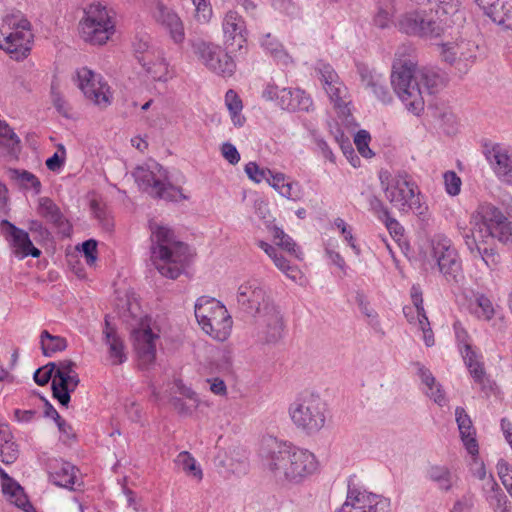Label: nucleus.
I'll return each mask as SVG.
<instances>
[{
	"mask_svg": "<svg viewBox=\"0 0 512 512\" xmlns=\"http://www.w3.org/2000/svg\"><path fill=\"white\" fill-rule=\"evenodd\" d=\"M440 76L426 67H417L415 49L400 46L392 66L391 85L408 111L419 115L425 106V97L437 91Z\"/></svg>",
	"mask_w": 512,
	"mask_h": 512,
	"instance_id": "f257e3e1",
	"label": "nucleus"
},
{
	"mask_svg": "<svg viewBox=\"0 0 512 512\" xmlns=\"http://www.w3.org/2000/svg\"><path fill=\"white\" fill-rule=\"evenodd\" d=\"M240 310L254 318L259 341L276 343L284 331L283 316L267 288L257 280L241 284L236 294Z\"/></svg>",
	"mask_w": 512,
	"mask_h": 512,
	"instance_id": "f03ea898",
	"label": "nucleus"
},
{
	"mask_svg": "<svg viewBox=\"0 0 512 512\" xmlns=\"http://www.w3.org/2000/svg\"><path fill=\"white\" fill-rule=\"evenodd\" d=\"M268 446L265 465L279 482L298 484L318 469L315 455L306 449L277 441Z\"/></svg>",
	"mask_w": 512,
	"mask_h": 512,
	"instance_id": "7ed1b4c3",
	"label": "nucleus"
},
{
	"mask_svg": "<svg viewBox=\"0 0 512 512\" xmlns=\"http://www.w3.org/2000/svg\"><path fill=\"white\" fill-rule=\"evenodd\" d=\"M150 227L156 269L167 278H178L189 260L188 246L176 240L174 232L167 226L151 224Z\"/></svg>",
	"mask_w": 512,
	"mask_h": 512,
	"instance_id": "20e7f679",
	"label": "nucleus"
},
{
	"mask_svg": "<svg viewBox=\"0 0 512 512\" xmlns=\"http://www.w3.org/2000/svg\"><path fill=\"white\" fill-rule=\"evenodd\" d=\"M134 304L140 310L137 299L130 296V334L133 337L137 365L145 370L155 363L160 328L148 314L142 311L134 312Z\"/></svg>",
	"mask_w": 512,
	"mask_h": 512,
	"instance_id": "39448f33",
	"label": "nucleus"
},
{
	"mask_svg": "<svg viewBox=\"0 0 512 512\" xmlns=\"http://www.w3.org/2000/svg\"><path fill=\"white\" fill-rule=\"evenodd\" d=\"M132 66L133 72L144 80L166 82L171 78L168 63L150 43V36L147 33L135 35L132 44Z\"/></svg>",
	"mask_w": 512,
	"mask_h": 512,
	"instance_id": "423d86ee",
	"label": "nucleus"
},
{
	"mask_svg": "<svg viewBox=\"0 0 512 512\" xmlns=\"http://www.w3.org/2000/svg\"><path fill=\"white\" fill-rule=\"evenodd\" d=\"M33 34L30 22L20 12L6 14L0 24V49L16 60L24 59L31 49Z\"/></svg>",
	"mask_w": 512,
	"mask_h": 512,
	"instance_id": "0eeeda50",
	"label": "nucleus"
},
{
	"mask_svg": "<svg viewBox=\"0 0 512 512\" xmlns=\"http://www.w3.org/2000/svg\"><path fill=\"white\" fill-rule=\"evenodd\" d=\"M34 380L40 386H44L52 380L53 396L62 406L69 404L70 393L77 388L80 381L76 364L71 360L51 362L37 369L34 373Z\"/></svg>",
	"mask_w": 512,
	"mask_h": 512,
	"instance_id": "6e6552de",
	"label": "nucleus"
},
{
	"mask_svg": "<svg viewBox=\"0 0 512 512\" xmlns=\"http://www.w3.org/2000/svg\"><path fill=\"white\" fill-rule=\"evenodd\" d=\"M195 317L202 330L218 341H225L232 328L226 307L215 298L201 296L194 307Z\"/></svg>",
	"mask_w": 512,
	"mask_h": 512,
	"instance_id": "1a4fd4ad",
	"label": "nucleus"
},
{
	"mask_svg": "<svg viewBox=\"0 0 512 512\" xmlns=\"http://www.w3.org/2000/svg\"><path fill=\"white\" fill-rule=\"evenodd\" d=\"M115 32L114 12L97 2L84 9L79 22L81 38L92 45H103Z\"/></svg>",
	"mask_w": 512,
	"mask_h": 512,
	"instance_id": "9d476101",
	"label": "nucleus"
},
{
	"mask_svg": "<svg viewBox=\"0 0 512 512\" xmlns=\"http://www.w3.org/2000/svg\"><path fill=\"white\" fill-rule=\"evenodd\" d=\"M326 412V403L314 393L302 394L289 406L292 422L307 433H316L324 427Z\"/></svg>",
	"mask_w": 512,
	"mask_h": 512,
	"instance_id": "9b49d317",
	"label": "nucleus"
},
{
	"mask_svg": "<svg viewBox=\"0 0 512 512\" xmlns=\"http://www.w3.org/2000/svg\"><path fill=\"white\" fill-rule=\"evenodd\" d=\"M272 235L275 246L259 240L257 241L258 247L268 255L280 271L287 277L296 280L300 272L296 266L291 265L290 258L301 259L299 248L294 240L277 226L272 228Z\"/></svg>",
	"mask_w": 512,
	"mask_h": 512,
	"instance_id": "f8f14e48",
	"label": "nucleus"
},
{
	"mask_svg": "<svg viewBox=\"0 0 512 512\" xmlns=\"http://www.w3.org/2000/svg\"><path fill=\"white\" fill-rule=\"evenodd\" d=\"M385 196L399 211L411 210L419 217H425L428 207L421 202L416 184L406 172H399L384 188Z\"/></svg>",
	"mask_w": 512,
	"mask_h": 512,
	"instance_id": "ddd939ff",
	"label": "nucleus"
},
{
	"mask_svg": "<svg viewBox=\"0 0 512 512\" xmlns=\"http://www.w3.org/2000/svg\"><path fill=\"white\" fill-rule=\"evenodd\" d=\"M153 168L157 169L158 173H161V167L158 164H154ZM133 177L139 189L152 197L167 201L186 199V196L182 194L180 188L165 181V175L156 174L150 167H136L133 172Z\"/></svg>",
	"mask_w": 512,
	"mask_h": 512,
	"instance_id": "4468645a",
	"label": "nucleus"
},
{
	"mask_svg": "<svg viewBox=\"0 0 512 512\" xmlns=\"http://www.w3.org/2000/svg\"><path fill=\"white\" fill-rule=\"evenodd\" d=\"M192 48L200 62L211 72L222 77H230L235 72V61L221 46L196 40L192 42Z\"/></svg>",
	"mask_w": 512,
	"mask_h": 512,
	"instance_id": "2eb2a0df",
	"label": "nucleus"
},
{
	"mask_svg": "<svg viewBox=\"0 0 512 512\" xmlns=\"http://www.w3.org/2000/svg\"><path fill=\"white\" fill-rule=\"evenodd\" d=\"M433 8L426 11H410L399 16L395 26L409 36L438 37L443 32L441 20L433 17Z\"/></svg>",
	"mask_w": 512,
	"mask_h": 512,
	"instance_id": "dca6fc26",
	"label": "nucleus"
},
{
	"mask_svg": "<svg viewBox=\"0 0 512 512\" xmlns=\"http://www.w3.org/2000/svg\"><path fill=\"white\" fill-rule=\"evenodd\" d=\"M431 247L432 257L437 262L441 274L448 282H458L461 277L462 265L451 241L443 235H436L431 240Z\"/></svg>",
	"mask_w": 512,
	"mask_h": 512,
	"instance_id": "f3484780",
	"label": "nucleus"
},
{
	"mask_svg": "<svg viewBox=\"0 0 512 512\" xmlns=\"http://www.w3.org/2000/svg\"><path fill=\"white\" fill-rule=\"evenodd\" d=\"M337 512H391V503L382 495L349 486L346 500Z\"/></svg>",
	"mask_w": 512,
	"mask_h": 512,
	"instance_id": "a211bd4d",
	"label": "nucleus"
},
{
	"mask_svg": "<svg viewBox=\"0 0 512 512\" xmlns=\"http://www.w3.org/2000/svg\"><path fill=\"white\" fill-rule=\"evenodd\" d=\"M76 81L87 100L100 107L110 104L109 86L103 81L100 74L87 67H82L76 71Z\"/></svg>",
	"mask_w": 512,
	"mask_h": 512,
	"instance_id": "6ab92c4d",
	"label": "nucleus"
},
{
	"mask_svg": "<svg viewBox=\"0 0 512 512\" xmlns=\"http://www.w3.org/2000/svg\"><path fill=\"white\" fill-rule=\"evenodd\" d=\"M150 13L155 23L165 31L175 45L183 44L185 27L178 13L165 5L161 0H153Z\"/></svg>",
	"mask_w": 512,
	"mask_h": 512,
	"instance_id": "aec40b11",
	"label": "nucleus"
},
{
	"mask_svg": "<svg viewBox=\"0 0 512 512\" xmlns=\"http://www.w3.org/2000/svg\"><path fill=\"white\" fill-rule=\"evenodd\" d=\"M478 45L471 40L461 39L442 45L443 59L460 72H467L477 59Z\"/></svg>",
	"mask_w": 512,
	"mask_h": 512,
	"instance_id": "412c9836",
	"label": "nucleus"
},
{
	"mask_svg": "<svg viewBox=\"0 0 512 512\" xmlns=\"http://www.w3.org/2000/svg\"><path fill=\"white\" fill-rule=\"evenodd\" d=\"M224 43L231 53L243 54L247 48V30L243 18L233 10H229L222 22Z\"/></svg>",
	"mask_w": 512,
	"mask_h": 512,
	"instance_id": "4be33fe9",
	"label": "nucleus"
},
{
	"mask_svg": "<svg viewBox=\"0 0 512 512\" xmlns=\"http://www.w3.org/2000/svg\"><path fill=\"white\" fill-rule=\"evenodd\" d=\"M317 71L320 74L323 87L331 102L334 104V107L345 114L347 108V88L339 80L337 73L329 64L320 63L317 67Z\"/></svg>",
	"mask_w": 512,
	"mask_h": 512,
	"instance_id": "5701e85b",
	"label": "nucleus"
},
{
	"mask_svg": "<svg viewBox=\"0 0 512 512\" xmlns=\"http://www.w3.org/2000/svg\"><path fill=\"white\" fill-rule=\"evenodd\" d=\"M496 176L504 183L512 184V148L494 144L486 152Z\"/></svg>",
	"mask_w": 512,
	"mask_h": 512,
	"instance_id": "b1692460",
	"label": "nucleus"
},
{
	"mask_svg": "<svg viewBox=\"0 0 512 512\" xmlns=\"http://www.w3.org/2000/svg\"><path fill=\"white\" fill-rule=\"evenodd\" d=\"M0 227L2 233L11 238V242L15 248L16 255L20 259H23L29 255L35 258L40 256L41 251L34 247L26 231L17 228L7 220H2Z\"/></svg>",
	"mask_w": 512,
	"mask_h": 512,
	"instance_id": "393cba45",
	"label": "nucleus"
},
{
	"mask_svg": "<svg viewBox=\"0 0 512 512\" xmlns=\"http://www.w3.org/2000/svg\"><path fill=\"white\" fill-rule=\"evenodd\" d=\"M483 13L504 29H512V0H474Z\"/></svg>",
	"mask_w": 512,
	"mask_h": 512,
	"instance_id": "a878e982",
	"label": "nucleus"
},
{
	"mask_svg": "<svg viewBox=\"0 0 512 512\" xmlns=\"http://www.w3.org/2000/svg\"><path fill=\"white\" fill-rule=\"evenodd\" d=\"M38 214L47 222L51 223L64 236L71 233V224L61 212L60 208L48 197L38 199Z\"/></svg>",
	"mask_w": 512,
	"mask_h": 512,
	"instance_id": "bb28decb",
	"label": "nucleus"
},
{
	"mask_svg": "<svg viewBox=\"0 0 512 512\" xmlns=\"http://www.w3.org/2000/svg\"><path fill=\"white\" fill-rule=\"evenodd\" d=\"M76 468L63 460H53L49 463L48 473L50 481L56 486L73 489L76 483Z\"/></svg>",
	"mask_w": 512,
	"mask_h": 512,
	"instance_id": "cd10ccee",
	"label": "nucleus"
},
{
	"mask_svg": "<svg viewBox=\"0 0 512 512\" xmlns=\"http://www.w3.org/2000/svg\"><path fill=\"white\" fill-rule=\"evenodd\" d=\"M0 477L2 480V492L6 499L25 512H33L34 508L28 501L23 488L16 481L10 478L1 467Z\"/></svg>",
	"mask_w": 512,
	"mask_h": 512,
	"instance_id": "c85d7f7f",
	"label": "nucleus"
},
{
	"mask_svg": "<svg viewBox=\"0 0 512 512\" xmlns=\"http://www.w3.org/2000/svg\"><path fill=\"white\" fill-rule=\"evenodd\" d=\"M279 105L289 111H308L312 101L303 90L282 88L280 90Z\"/></svg>",
	"mask_w": 512,
	"mask_h": 512,
	"instance_id": "c756f323",
	"label": "nucleus"
},
{
	"mask_svg": "<svg viewBox=\"0 0 512 512\" xmlns=\"http://www.w3.org/2000/svg\"><path fill=\"white\" fill-rule=\"evenodd\" d=\"M456 422L458 424V429L462 438V441L467 449V451L471 455L478 454V444L474 437V429L472 426V421L469 415L466 413L465 409L462 407H457L455 410Z\"/></svg>",
	"mask_w": 512,
	"mask_h": 512,
	"instance_id": "7c9ffc66",
	"label": "nucleus"
},
{
	"mask_svg": "<svg viewBox=\"0 0 512 512\" xmlns=\"http://www.w3.org/2000/svg\"><path fill=\"white\" fill-rule=\"evenodd\" d=\"M105 343L108 346V361L111 365H121L126 361L124 341L109 327L106 320Z\"/></svg>",
	"mask_w": 512,
	"mask_h": 512,
	"instance_id": "2f4dec72",
	"label": "nucleus"
},
{
	"mask_svg": "<svg viewBox=\"0 0 512 512\" xmlns=\"http://www.w3.org/2000/svg\"><path fill=\"white\" fill-rule=\"evenodd\" d=\"M504 218L505 216L497 207L486 203L479 206L477 215L472 217L471 224L478 227V233L482 237L487 226H492L491 224H496Z\"/></svg>",
	"mask_w": 512,
	"mask_h": 512,
	"instance_id": "473e14b6",
	"label": "nucleus"
},
{
	"mask_svg": "<svg viewBox=\"0 0 512 512\" xmlns=\"http://www.w3.org/2000/svg\"><path fill=\"white\" fill-rule=\"evenodd\" d=\"M426 477L442 491H449L453 486V475L447 466L430 465L426 470Z\"/></svg>",
	"mask_w": 512,
	"mask_h": 512,
	"instance_id": "72a5a7b5",
	"label": "nucleus"
},
{
	"mask_svg": "<svg viewBox=\"0 0 512 512\" xmlns=\"http://www.w3.org/2000/svg\"><path fill=\"white\" fill-rule=\"evenodd\" d=\"M487 487H489L487 499L490 504L493 506L495 512H510L511 506L509 504L508 498L499 485L496 483L493 477L486 483Z\"/></svg>",
	"mask_w": 512,
	"mask_h": 512,
	"instance_id": "f704fd0d",
	"label": "nucleus"
},
{
	"mask_svg": "<svg viewBox=\"0 0 512 512\" xmlns=\"http://www.w3.org/2000/svg\"><path fill=\"white\" fill-rule=\"evenodd\" d=\"M419 366L418 373L422 380V382L427 386L428 390L426 394L432 398L438 405L442 406L446 403V399L444 393L439 384H436L435 378L431 374V372L426 369L424 366L417 364Z\"/></svg>",
	"mask_w": 512,
	"mask_h": 512,
	"instance_id": "c9c22d12",
	"label": "nucleus"
},
{
	"mask_svg": "<svg viewBox=\"0 0 512 512\" xmlns=\"http://www.w3.org/2000/svg\"><path fill=\"white\" fill-rule=\"evenodd\" d=\"M261 46L266 53L270 54L271 57L282 64L287 65L290 62V57L285 51L283 45L272 34L267 33L263 36L261 39Z\"/></svg>",
	"mask_w": 512,
	"mask_h": 512,
	"instance_id": "e433bc0d",
	"label": "nucleus"
},
{
	"mask_svg": "<svg viewBox=\"0 0 512 512\" xmlns=\"http://www.w3.org/2000/svg\"><path fill=\"white\" fill-rule=\"evenodd\" d=\"M40 345L43 355L51 357L57 352L64 351L67 348V341L61 336H55L43 330L40 335Z\"/></svg>",
	"mask_w": 512,
	"mask_h": 512,
	"instance_id": "4c0bfd02",
	"label": "nucleus"
},
{
	"mask_svg": "<svg viewBox=\"0 0 512 512\" xmlns=\"http://www.w3.org/2000/svg\"><path fill=\"white\" fill-rule=\"evenodd\" d=\"M486 227L485 235L496 238L502 243L512 242V223L508 222L506 217L496 224Z\"/></svg>",
	"mask_w": 512,
	"mask_h": 512,
	"instance_id": "58836bf2",
	"label": "nucleus"
},
{
	"mask_svg": "<svg viewBox=\"0 0 512 512\" xmlns=\"http://www.w3.org/2000/svg\"><path fill=\"white\" fill-rule=\"evenodd\" d=\"M175 463L189 476H193L197 480H201L203 478L201 467L197 464L196 460L189 452H180L175 459Z\"/></svg>",
	"mask_w": 512,
	"mask_h": 512,
	"instance_id": "ea45409f",
	"label": "nucleus"
},
{
	"mask_svg": "<svg viewBox=\"0 0 512 512\" xmlns=\"http://www.w3.org/2000/svg\"><path fill=\"white\" fill-rule=\"evenodd\" d=\"M10 177L16 181L25 189H32L35 194L41 191L40 180L31 172L26 170L11 169L9 171Z\"/></svg>",
	"mask_w": 512,
	"mask_h": 512,
	"instance_id": "a19ab883",
	"label": "nucleus"
},
{
	"mask_svg": "<svg viewBox=\"0 0 512 512\" xmlns=\"http://www.w3.org/2000/svg\"><path fill=\"white\" fill-rule=\"evenodd\" d=\"M434 4L433 11L437 16V20H441L443 24L444 20L448 16H452L459 11L462 4V0H432Z\"/></svg>",
	"mask_w": 512,
	"mask_h": 512,
	"instance_id": "79ce46f5",
	"label": "nucleus"
},
{
	"mask_svg": "<svg viewBox=\"0 0 512 512\" xmlns=\"http://www.w3.org/2000/svg\"><path fill=\"white\" fill-rule=\"evenodd\" d=\"M474 314L480 320L490 321L495 315V309L492 301L485 295L481 294L476 297Z\"/></svg>",
	"mask_w": 512,
	"mask_h": 512,
	"instance_id": "37998d69",
	"label": "nucleus"
},
{
	"mask_svg": "<svg viewBox=\"0 0 512 512\" xmlns=\"http://www.w3.org/2000/svg\"><path fill=\"white\" fill-rule=\"evenodd\" d=\"M19 143V137L5 121L0 119V144L15 152L19 148Z\"/></svg>",
	"mask_w": 512,
	"mask_h": 512,
	"instance_id": "c03bdc74",
	"label": "nucleus"
},
{
	"mask_svg": "<svg viewBox=\"0 0 512 512\" xmlns=\"http://www.w3.org/2000/svg\"><path fill=\"white\" fill-rule=\"evenodd\" d=\"M66 149L63 144L57 145V151L45 161V165L48 170L54 173H60L66 162Z\"/></svg>",
	"mask_w": 512,
	"mask_h": 512,
	"instance_id": "a18cd8bd",
	"label": "nucleus"
},
{
	"mask_svg": "<svg viewBox=\"0 0 512 512\" xmlns=\"http://www.w3.org/2000/svg\"><path fill=\"white\" fill-rule=\"evenodd\" d=\"M181 393L189 398L193 403L190 405H187L182 399L180 398H174L172 400V404L174 408L178 411L180 414L188 415L191 414L194 409L198 406V400L196 398V393L193 392L189 388H185L181 391Z\"/></svg>",
	"mask_w": 512,
	"mask_h": 512,
	"instance_id": "49530a36",
	"label": "nucleus"
},
{
	"mask_svg": "<svg viewBox=\"0 0 512 512\" xmlns=\"http://www.w3.org/2000/svg\"><path fill=\"white\" fill-rule=\"evenodd\" d=\"M479 258L490 271L495 270L499 264V255L492 248L476 246L474 259Z\"/></svg>",
	"mask_w": 512,
	"mask_h": 512,
	"instance_id": "de8ad7c7",
	"label": "nucleus"
},
{
	"mask_svg": "<svg viewBox=\"0 0 512 512\" xmlns=\"http://www.w3.org/2000/svg\"><path fill=\"white\" fill-rule=\"evenodd\" d=\"M462 236L465 240V243L470 250V252L473 254V256L476 254V246H479V242L484 241V238L487 236L485 233H482V237L478 233V227L472 224L471 228H463L462 229Z\"/></svg>",
	"mask_w": 512,
	"mask_h": 512,
	"instance_id": "09e8293b",
	"label": "nucleus"
},
{
	"mask_svg": "<svg viewBox=\"0 0 512 512\" xmlns=\"http://www.w3.org/2000/svg\"><path fill=\"white\" fill-rule=\"evenodd\" d=\"M357 70L360 76L361 84L365 89L371 90L373 87L379 86V80L382 77L381 74L375 73L363 64L358 65Z\"/></svg>",
	"mask_w": 512,
	"mask_h": 512,
	"instance_id": "8fccbe9b",
	"label": "nucleus"
},
{
	"mask_svg": "<svg viewBox=\"0 0 512 512\" xmlns=\"http://www.w3.org/2000/svg\"><path fill=\"white\" fill-rule=\"evenodd\" d=\"M18 446L12 441V436L0 442V458L6 464L13 463L18 457Z\"/></svg>",
	"mask_w": 512,
	"mask_h": 512,
	"instance_id": "3c124183",
	"label": "nucleus"
},
{
	"mask_svg": "<svg viewBox=\"0 0 512 512\" xmlns=\"http://www.w3.org/2000/svg\"><path fill=\"white\" fill-rule=\"evenodd\" d=\"M457 338L463 346L460 348L464 362L467 367H472L474 363L480 362V356L472 349L469 343L464 342L466 333L464 331L457 332Z\"/></svg>",
	"mask_w": 512,
	"mask_h": 512,
	"instance_id": "603ef678",
	"label": "nucleus"
},
{
	"mask_svg": "<svg viewBox=\"0 0 512 512\" xmlns=\"http://www.w3.org/2000/svg\"><path fill=\"white\" fill-rule=\"evenodd\" d=\"M356 303L360 309V311L370 319L369 324L373 327L379 325V321L377 320V313L372 309L369 305V302L366 300V297L362 293H357L356 295Z\"/></svg>",
	"mask_w": 512,
	"mask_h": 512,
	"instance_id": "864d4df0",
	"label": "nucleus"
},
{
	"mask_svg": "<svg viewBox=\"0 0 512 512\" xmlns=\"http://www.w3.org/2000/svg\"><path fill=\"white\" fill-rule=\"evenodd\" d=\"M370 134L366 130H359L354 138V143L359 153L366 158L373 155V152L369 148Z\"/></svg>",
	"mask_w": 512,
	"mask_h": 512,
	"instance_id": "5fc2aeb1",
	"label": "nucleus"
},
{
	"mask_svg": "<svg viewBox=\"0 0 512 512\" xmlns=\"http://www.w3.org/2000/svg\"><path fill=\"white\" fill-rule=\"evenodd\" d=\"M443 177L446 192L451 196L458 195L462 184L460 177L454 171L445 172Z\"/></svg>",
	"mask_w": 512,
	"mask_h": 512,
	"instance_id": "6e6d98bb",
	"label": "nucleus"
},
{
	"mask_svg": "<svg viewBox=\"0 0 512 512\" xmlns=\"http://www.w3.org/2000/svg\"><path fill=\"white\" fill-rule=\"evenodd\" d=\"M245 172L247 176L256 183H260L262 180L267 181L269 174H271V170L260 168L255 162L246 164Z\"/></svg>",
	"mask_w": 512,
	"mask_h": 512,
	"instance_id": "4d7b16f0",
	"label": "nucleus"
},
{
	"mask_svg": "<svg viewBox=\"0 0 512 512\" xmlns=\"http://www.w3.org/2000/svg\"><path fill=\"white\" fill-rule=\"evenodd\" d=\"M395 12L396 10L377 7V12L373 20L374 24L381 29L388 28L392 22Z\"/></svg>",
	"mask_w": 512,
	"mask_h": 512,
	"instance_id": "13d9d810",
	"label": "nucleus"
},
{
	"mask_svg": "<svg viewBox=\"0 0 512 512\" xmlns=\"http://www.w3.org/2000/svg\"><path fill=\"white\" fill-rule=\"evenodd\" d=\"M279 194L287 199L298 201L302 197V190L297 182H286L281 184Z\"/></svg>",
	"mask_w": 512,
	"mask_h": 512,
	"instance_id": "bf43d9fd",
	"label": "nucleus"
},
{
	"mask_svg": "<svg viewBox=\"0 0 512 512\" xmlns=\"http://www.w3.org/2000/svg\"><path fill=\"white\" fill-rule=\"evenodd\" d=\"M82 252L85 262L89 266H93L97 261V242L94 239L86 240L82 243Z\"/></svg>",
	"mask_w": 512,
	"mask_h": 512,
	"instance_id": "052dcab7",
	"label": "nucleus"
},
{
	"mask_svg": "<svg viewBox=\"0 0 512 512\" xmlns=\"http://www.w3.org/2000/svg\"><path fill=\"white\" fill-rule=\"evenodd\" d=\"M379 219L385 223L386 228L394 238L403 236V226L395 218L391 217L389 212H385L384 218L379 216Z\"/></svg>",
	"mask_w": 512,
	"mask_h": 512,
	"instance_id": "680f3d73",
	"label": "nucleus"
},
{
	"mask_svg": "<svg viewBox=\"0 0 512 512\" xmlns=\"http://www.w3.org/2000/svg\"><path fill=\"white\" fill-rule=\"evenodd\" d=\"M467 368L475 383L481 385L482 389H484L487 375L483 363L480 361Z\"/></svg>",
	"mask_w": 512,
	"mask_h": 512,
	"instance_id": "e2e57ef3",
	"label": "nucleus"
},
{
	"mask_svg": "<svg viewBox=\"0 0 512 512\" xmlns=\"http://www.w3.org/2000/svg\"><path fill=\"white\" fill-rule=\"evenodd\" d=\"M411 299L413 308H416L417 319H421L422 315H426L423 307L422 290L419 285H413L411 288Z\"/></svg>",
	"mask_w": 512,
	"mask_h": 512,
	"instance_id": "0e129e2a",
	"label": "nucleus"
},
{
	"mask_svg": "<svg viewBox=\"0 0 512 512\" xmlns=\"http://www.w3.org/2000/svg\"><path fill=\"white\" fill-rule=\"evenodd\" d=\"M419 329L423 332V339L427 347L434 345V334L430 327V323L426 315H422L421 319H417Z\"/></svg>",
	"mask_w": 512,
	"mask_h": 512,
	"instance_id": "69168bd1",
	"label": "nucleus"
},
{
	"mask_svg": "<svg viewBox=\"0 0 512 512\" xmlns=\"http://www.w3.org/2000/svg\"><path fill=\"white\" fill-rule=\"evenodd\" d=\"M334 224L338 229H340L342 235L344 236L345 240L349 243L350 247L356 252V254H359L360 250L355 245L351 229L348 227L346 222L341 218H336Z\"/></svg>",
	"mask_w": 512,
	"mask_h": 512,
	"instance_id": "338daca9",
	"label": "nucleus"
},
{
	"mask_svg": "<svg viewBox=\"0 0 512 512\" xmlns=\"http://www.w3.org/2000/svg\"><path fill=\"white\" fill-rule=\"evenodd\" d=\"M221 152L223 157L232 165L237 164L240 161V154L237 151L236 147L226 142L221 147Z\"/></svg>",
	"mask_w": 512,
	"mask_h": 512,
	"instance_id": "774afa93",
	"label": "nucleus"
}]
</instances>
